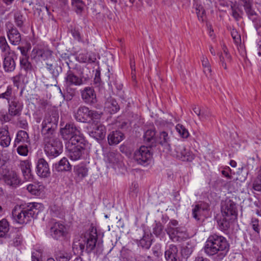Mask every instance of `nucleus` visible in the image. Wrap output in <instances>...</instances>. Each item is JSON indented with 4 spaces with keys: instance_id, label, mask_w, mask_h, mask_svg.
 <instances>
[{
    "instance_id": "1",
    "label": "nucleus",
    "mask_w": 261,
    "mask_h": 261,
    "mask_svg": "<svg viewBox=\"0 0 261 261\" xmlns=\"http://www.w3.org/2000/svg\"><path fill=\"white\" fill-rule=\"evenodd\" d=\"M229 245L226 239L216 234L210 235L204 247V252L208 256L218 254L220 259L226 255Z\"/></svg>"
},
{
    "instance_id": "2",
    "label": "nucleus",
    "mask_w": 261,
    "mask_h": 261,
    "mask_svg": "<svg viewBox=\"0 0 261 261\" xmlns=\"http://www.w3.org/2000/svg\"><path fill=\"white\" fill-rule=\"evenodd\" d=\"M221 212L222 218L218 221L219 228L222 231L227 230L237 219V204L231 199H226L222 204Z\"/></svg>"
},
{
    "instance_id": "3",
    "label": "nucleus",
    "mask_w": 261,
    "mask_h": 261,
    "mask_svg": "<svg viewBox=\"0 0 261 261\" xmlns=\"http://www.w3.org/2000/svg\"><path fill=\"white\" fill-rule=\"evenodd\" d=\"M41 206V204L35 202L30 203L24 207L17 205L12 211V216L17 223L26 224L30 222L32 218L37 217L39 212V208Z\"/></svg>"
},
{
    "instance_id": "4",
    "label": "nucleus",
    "mask_w": 261,
    "mask_h": 261,
    "mask_svg": "<svg viewBox=\"0 0 261 261\" xmlns=\"http://www.w3.org/2000/svg\"><path fill=\"white\" fill-rule=\"evenodd\" d=\"M60 134L62 138L68 140V143H77L85 141L83 137L80 135V131L73 123H68L60 129Z\"/></svg>"
},
{
    "instance_id": "5",
    "label": "nucleus",
    "mask_w": 261,
    "mask_h": 261,
    "mask_svg": "<svg viewBox=\"0 0 261 261\" xmlns=\"http://www.w3.org/2000/svg\"><path fill=\"white\" fill-rule=\"evenodd\" d=\"M101 117V114L97 111L90 110L85 106L80 107L74 113L75 119L82 122H86L90 120H98Z\"/></svg>"
},
{
    "instance_id": "6",
    "label": "nucleus",
    "mask_w": 261,
    "mask_h": 261,
    "mask_svg": "<svg viewBox=\"0 0 261 261\" xmlns=\"http://www.w3.org/2000/svg\"><path fill=\"white\" fill-rule=\"evenodd\" d=\"M58 121L56 117L46 116L42 122L41 133L44 139L55 138Z\"/></svg>"
},
{
    "instance_id": "7",
    "label": "nucleus",
    "mask_w": 261,
    "mask_h": 261,
    "mask_svg": "<svg viewBox=\"0 0 261 261\" xmlns=\"http://www.w3.org/2000/svg\"><path fill=\"white\" fill-rule=\"evenodd\" d=\"M44 151L48 156L56 157L61 150V142L55 138L44 139Z\"/></svg>"
},
{
    "instance_id": "8",
    "label": "nucleus",
    "mask_w": 261,
    "mask_h": 261,
    "mask_svg": "<svg viewBox=\"0 0 261 261\" xmlns=\"http://www.w3.org/2000/svg\"><path fill=\"white\" fill-rule=\"evenodd\" d=\"M85 141L81 143L66 144V148L68 151V155L69 158L73 161H76L81 158L85 149Z\"/></svg>"
},
{
    "instance_id": "9",
    "label": "nucleus",
    "mask_w": 261,
    "mask_h": 261,
    "mask_svg": "<svg viewBox=\"0 0 261 261\" xmlns=\"http://www.w3.org/2000/svg\"><path fill=\"white\" fill-rule=\"evenodd\" d=\"M150 149L145 146H141L134 154V158L138 163L143 164L149 161L151 158Z\"/></svg>"
},
{
    "instance_id": "10",
    "label": "nucleus",
    "mask_w": 261,
    "mask_h": 261,
    "mask_svg": "<svg viewBox=\"0 0 261 261\" xmlns=\"http://www.w3.org/2000/svg\"><path fill=\"white\" fill-rule=\"evenodd\" d=\"M85 238V243H86V251L88 252L92 251L95 247L97 241V233L96 228L92 227L90 231L87 234Z\"/></svg>"
},
{
    "instance_id": "11",
    "label": "nucleus",
    "mask_w": 261,
    "mask_h": 261,
    "mask_svg": "<svg viewBox=\"0 0 261 261\" xmlns=\"http://www.w3.org/2000/svg\"><path fill=\"white\" fill-rule=\"evenodd\" d=\"M53 237L57 240L65 238L68 233V228L64 224L55 222L50 228Z\"/></svg>"
},
{
    "instance_id": "12",
    "label": "nucleus",
    "mask_w": 261,
    "mask_h": 261,
    "mask_svg": "<svg viewBox=\"0 0 261 261\" xmlns=\"http://www.w3.org/2000/svg\"><path fill=\"white\" fill-rule=\"evenodd\" d=\"M87 81L86 78H84L83 76H77L71 70L67 71L65 77L66 84L75 86H81L85 84Z\"/></svg>"
},
{
    "instance_id": "13",
    "label": "nucleus",
    "mask_w": 261,
    "mask_h": 261,
    "mask_svg": "<svg viewBox=\"0 0 261 261\" xmlns=\"http://www.w3.org/2000/svg\"><path fill=\"white\" fill-rule=\"evenodd\" d=\"M141 233H137L136 235L137 240L138 241V246L144 249H149L151 245L152 234L143 232L141 237Z\"/></svg>"
},
{
    "instance_id": "14",
    "label": "nucleus",
    "mask_w": 261,
    "mask_h": 261,
    "mask_svg": "<svg viewBox=\"0 0 261 261\" xmlns=\"http://www.w3.org/2000/svg\"><path fill=\"white\" fill-rule=\"evenodd\" d=\"M37 173L42 177H47L50 174L48 163L43 159H39L37 166Z\"/></svg>"
},
{
    "instance_id": "15",
    "label": "nucleus",
    "mask_w": 261,
    "mask_h": 261,
    "mask_svg": "<svg viewBox=\"0 0 261 261\" xmlns=\"http://www.w3.org/2000/svg\"><path fill=\"white\" fill-rule=\"evenodd\" d=\"M82 99L87 103H93L96 102V94L93 89L86 87L81 92Z\"/></svg>"
},
{
    "instance_id": "16",
    "label": "nucleus",
    "mask_w": 261,
    "mask_h": 261,
    "mask_svg": "<svg viewBox=\"0 0 261 261\" xmlns=\"http://www.w3.org/2000/svg\"><path fill=\"white\" fill-rule=\"evenodd\" d=\"M3 179L7 185L12 186H17L20 182L17 173L14 171H8L7 174L4 175Z\"/></svg>"
},
{
    "instance_id": "17",
    "label": "nucleus",
    "mask_w": 261,
    "mask_h": 261,
    "mask_svg": "<svg viewBox=\"0 0 261 261\" xmlns=\"http://www.w3.org/2000/svg\"><path fill=\"white\" fill-rule=\"evenodd\" d=\"M106 133L105 126L99 124L93 127V129L89 132V135L96 140H102L105 138Z\"/></svg>"
},
{
    "instance_id": "18",
    "label": "nucleus",
    "mask_w": 261,
    "mask_h": 261,
    "mask_svg": "<svg viewBox=\"0 0 261 261\" xmlns=\"http://www.w3.org/2000/svg\"><path fill=\"white\" fill-rule=\"evenodd\" d=\"M36 53L40 57L45 64L58 58L54 55L52 51L49 49H40L36 51Z\"/></svg>"
},
{
    "instance_id": "19",
    "label": "nucleus",
    "mask_w": 261,
    "mask_h": 261,
    "mask_svg": "<svg viewBox=\"0 0 261 261\" xmlns=\"http://www.w3.org/2000/svg\"><path fill=\"white\" fill-rule=\"evenodd\" d=\"M59 63L60 59L56 58V60L46 64L47 69L50 71V73L54 77H57L62 71V68L59 65Z\"/></svg>"
},
{
    "instance_id": "20",
    "label": "nucleus",
    "mask_w": 261,
    "mask_h": 261,
    "mask_svg": "<svg viewBox=\"0 0 261 261\" xmlns=\"http://www.w3.org/2000/svg\"><path fill=\"white\" fill-rule=\"evenodd\" d=\"M123 137L124 135L121 132H112L108 136L109 144L110 145H117L123 139Z\"/></svg>"
},
{
    "instance_id": "21",
    "label": "nucleus",
    "mask_w": 261,
    "mask_h": 261,
    "mask_svg": "<svg viewBox=\"0 0 261 261\" xmlns=\"http://www.w3.org/2000/svg\"><path fill=\"white\" fill-rule=\"evenodd\" d=\"M8 38L11 43L13 45L18 44L21 41V36L18 30L14 28H12L7 32Z\"/></svg>"
},
{
    "instance_id": "22",
    "label": "nucleus",
    "mask_w": 261,
    "mask_h": 261,
    "mask_svg": "<svg viewBox=\"0 0 261 261\" xmlns=\"http://www.w3.org/2000/svg\"><path fill=\"white\" fill-rule=\"evenodd\" d=\"M22 105L18 101L15 99L9 102V113L11 116H16L20 114L22 110Z\"/></svg>"
},
{
    "instance_id": "23",
    "label": "nucleus",
    "mask_w": 261,
    "mask_h": 261,
    "mask_svg": "<svg viewBox=\"0 0 261 261\" xmlns=\"http://www.w3.org/2000/svg\"><path fill=\"white\" fill-rule=\"evenodd\" d=\"M165 257L167 261H177L179 258L177 247L171 245L169 249L165 252Z\"/></svg>"
},
{
    "instance_id": "24",
    "label": "nucleus",
    "mask_w": 261,
    "mask_h": 261,
    "mask_svg": "<svg viewBox=\"0 0 261 261\" xmlns=\"http://www.w3.org/2000/svg\"><path fill=\"white\" fill-rule=\"evenodd\" d=\"M11 142V138L8 130L6 128L0 130V144L4 147H8Z\"/></svg>"
},
{
    "instance_id": "25",
    "label": "nucleus",
    "mask_w": 261,
    "mask_h": 261,
    "mask_svg": "<svg viewBox=\"0 0 261 261\" xmlns=\"http://www.w3.org/2000/svg\"><path fill=\"white\" fill-rule=\"evenodd\" d=\"M33 9L36 10L39 16L42 20L47 19L49 17V12L47 6L36 4Z\"/></svg>"
},
{
    "instance_id": "26",
    "label": "nucleus",
    "mask_w": 261,
    "mask_h": 261,
    "mask_svg": "<svg viewBox=\"0 0 261 261\" xmlns=\"http://www.w3.org/2000/svg\"><path fill=\"white\" fill-rule=\"evenodd\" d=\"M55 168L58 171H68L71 169V166L67 159L63 158L58 164H56Z\"/></svg>"
},
{
    "instance_id": "27",
    "label": "nucleus",
    "mask_w": 261,
    "mask_h": 261,
    "mask_svg": "<svg viewBox=\"0 0 261 261\" xmlns=\"http://www.w3.org/2000/svg\"><path fill=\"white\" fill-rule=\"evenodd\" d=\"M21 167L23 176L25 180L29 181L32 180L33 175L31 173V170L29 162L27 161L23 162L21 164Z\"/></svg>"
},
{
    "instance_id": "28",
    "label": "nucleus",
    "mask_w": 261,
    "mask_h": 261,
    "mask_svg": "<svg viewBox=\"0 0 261 261\" xmlns=\"http://www.w3.org/2000/svg\"><path fill=\"white\" fill-rule=\"evenodd\" d=\"M105 107L111 113H115L119 110L118 103L114 99L111 98L107 100Z\"/></svg>"
},
{
    "instance_id": "29",
    "label": "nucleus",
    "mask_w": 261,
    "mask_h": 261,
    "mask_svg": "<svg viewBox=\"0 0 261 261\" xmlns=\"http://www.w3.org/2000/svg\"><path fill=\"white\" fill-rule=\"evenodd\" d=\"M206 210H207V207L204 204H196L192 211L193 217L199 220L200 219L199 217Z\"/></svg>"
},
{
    "instance_id": "30",
    "label": "nucleus",
    "mask_w": 261,
    "mask_h": 261,
    "mask_svg": "<svg viewBox=\"0 0 261 261\" xmlns=\"http://www.w3.org/2000/svg\"><path fill=\"white\" fill-rule=\"evenodd\" d=\"M3 66L6 71H12L15 69V63L12 57L8 56L5 58Z\"/></svg>"
},
{
    "instance_id": "31",
    "label": "nucleus",
    "mask_w": 261,
    "mask_h": 261,
    "mask_svg": "<svg viewBox=\"0 0 261 261\" xmlns=\"http://www.w3.org/2000/svg\"><path fill=\"white\" fill-rule=\"evenodd\" d=\"M167 231L170 239L173 242H178L179 241V230L177 227L175 228L172 227L171 226H169V227L167 228Z\"/></svg>"
},
{
    "instance_id": "32",
    "label": "nucleus",
    "mask_w": 261,
    "mask_h": 261,
    "mask_svg": "<svg viewBox=\"0 0 261 261\" xmlns=\"http://www.w3.org/2000/svg\"><path fill=\"white\" fill-rule=\"evenodd\" d=\"M29 141V138L28 133L24 130H19L17 133L16 138L15 139V142L19 143L22 142H28Z\"/></svg>"
},
{
    "instance_id": "33",
    "label": "nucleus",
    "mask_w": 261,
    "mask_h": 261,
    "mask_svg": "<svg viewBox=\"0 0 261 261\" xmlns=\"http://www.w3.org/2000/svg\"><path fill=\"white\" fill-rule=\"evenodd\" d=\"M155 132L153 129L147 130L144 135V140L146 142L153 143L155 140Z\"/></svg>"
},
{
    "instance_id": "34",
    "label": "nucleus",
    "mask_w": 261,
    "mask_h": 261,
    "mask_svg": "<svg viewBox=\"0 0 261 261\" xmlns=\"http://www.w3.org/2000/svg\"><path fill=\"white\" fill-rule=\"evenodd\" d=\"M220 62L222 66L227 69V63L230 62L231 57L229 53H221L219 55Z\"/></svg>"
},
{
    "instance_id": "35",
    "label": "nucleus",
    "mask_w": 261,
    "mask_h": 261,
    "mask_svg": "<svg viewBox=\"0 0 261 261\" xmlns=\"http://www.w3.org/2000/svg\"><path fill=\"white\" fill-rule=\"evenodd\" d=\"M20 66L22 69L27 72H31L34 70V68L31 63L28 61L27 58H23L20 60Z\"/></svg>"
},
{
    "instance_id": "36",
    "label": "nucleus",
    "mask_w": 261,
    "mask_h": 261,
    "mask_svg": "<svg viewBox=\"0 0 261 261\" xmlns=\"http://www.w3.org/2000/svg\"><path fill=\"white\" fill-rule=\"evenodd\" d=\"M244 8L248 18L254 21L256 18L257 13L252 8V4L244 7Z\"/></svg>"
},
{
    "instance_id": "37",
    "label": "nucleus",
    "mask_w": 261,
    "mask_h": 261,
    "mask_svg": "<svg viewBox=\"0 0 261 261\" xmlns=\"http://www.w3.org/2000/svg\"><path fill=\"white\" fill-rule=\"evenodd\" d=\"M9 229V224L6 219H3L0 221V237H3L5 236Z\"/></svg>"
},
{
    "instance_id": "38",
    "label": "nucleus",
    "mask_w": 261,
    "mask_h": 261,
    "mask_svg": "<svg viewBox=\"0 0 261 261\" xmlns=\"http://www.w3.org/2000/svg\"><path fill=\"white\" fill-rule=\"evenodd\" d=\"M169 138L168 134L165 132H162L160 136V143L164 145L167 150H169V144L168 143Z\"/></svg>"
},
{
    "instance_id": "39",
    "label": "nucleus",
    "mask_w": 261,
    "mask_h": 261,
    "mask_svg": "<svg viewBox=\"0 0 261 261\" xmlns=\"http://www.w3.org/2000/svg\"><path fill=\"white\" fill-rule=\"evenodd\" d=\"M73 85L66 84V93L67 99L71 100L76 93V89L73 87Z\"/></svg>"
},
{
    "instance_id": "40",
    "label": "nucleus",
    "mask_w": 261,
    "mask_h": 261,
    "mask_svg": "<svg viewBox=\"0 0 261 261\" xmlns=\"http://www.w3.org/2000/svg\"><path fill=\"white\" fill-rule=\"evenodd\" d=\"M119 154L114 151H109L107 153L106 160L110 163L115 164L118 161Z\"/></svg>"
},
{
    "instance_id": "41",
    "label": "nucleus",
    "mask_w": 261,
    "mask_h": 261,
    "mask_svg": "<svg viewBox=\"0 0 261 261\" xmlns=\"http://www.w3.org/2000/svg\"><path fill=\"white\" fill-rule=\"evenodd\" d=\"M70 258V255L64 251H59L56 253V258L57 261H69Z\"/></svg>"
},
{
    "instance_id": "42",
    "label": "nucleus",
    "mask_w": 261,
    "mask_h": 261,
    "mask_svg": "<svg viewBox=\"0 0 261 261\" xmlns=\"http://www.w3.org/2000/svg\"><path fill=\"white\" fill-rule=\"evenodd\" d=\"M252 188L256 191L261 192V172L258 173L256 178L254 180Z\"/></svg>"
},
{
    "instance_id": "43",
    "label": "nucleus",
    "mask_w": 261,
    "mask_h": 261,
    "mask_svg": "<svg viewBox=\"0 0 261 261\" xmlns=\"http://www.w3.org/2000/svg\"><path fill=\"white\" fill-rule=\"evenodd\" d=\"M87 169L83 166L77 167L75 169V174L79 179H82L85 177L87 174Z\"/></svg>"
},
{
    "instance_id": "44",
    "label": "nucleus",
    "mask_w": 261,
    "mask_h": 261,
    "mask_svg": "<svg viewBox=\"0 0 261 261\" xmlns=\"http://www.w3.org/2000/svg\"><path fill=\"white\" fill-rule=\"evenodd\" d=\"M12 89L11 86L7 87V90L0 94V99L3 98L7 100L8 103L10 102V97H12Z\"/></svg>"
},
{
    "instance_id": "45",
    "label": "nucleus",
    "mask_w": 261,
    "mask_h": 261,
    "mask_svg": "<svg viewBox=\"0 0 261 261\" xmlns=\"http://www.w3.org/2000/svg\"><path fill=\"white\" fill-rule=\"evenodd\" d=\"M194 159V155L190 151L182 152L180 155V160L182 161L191 162Z\"/></svg>"
},
{
    "instance_id": "46",
    "label": "nucleus",
    "mask_w": 261,
    "mask_h": 261,
    "mask_svg": "<svg viewBox=\"0 0 261 261\" xmlns=\"http://www.w3.org/2000/svg\"><path fill=\"white\" fill-rule=\"evenodd\" d=\"M0 48L3 52L9 53L10 47L8 45L5 37H0Z\"/></svg>"
},
{
    "instance_id": "47",
    "label": "nucleus",
    "mask_w": 261,
    "mask_h": 261,
    "mask_svg": "<svg viewBox=\"0 0 261 261\" xmlns=\"http://www.w3.org/2000/svg\"><path fill=\"white\" fill-rule=\"evenodd\" d=\"M15 22L18 27H21L23 24V16L20 12H16L14 14Z\"/></svg>"
},
{
    "instance_id": "48",
    "label": "nucleus",
    "mask_w": 261,
    "mask_h": 261,
    "mask_svg": "<svg viewBox=\"0 0 261 261\" xmlns=\"http://www.w3.org/2000/svg\"><path fill=\"white\" fill-rule=\"evenodd\" d=\"M85 241H83V242L81 241L80 240L74 241L73 243V248L76 250L79 249V250L81 251V252L83 253L85 249Z\"/></svg>"
},
{
    "instance_id": "49",
    "label": "nucleus",
    "mask_w": 261,
    "mask_h": 261,
    "mask_svg": "<svg viewBox=\"0 0 261 261\" xmlns=\"http://www.w3.org/2000/svg\"><path fill=\"white\" fill-rule=\"evenodd\" d=\"M251 225L253 230L257 234L260 233L259 220L257 218H252L251 221Z\"/></svg>"
},
{
    "instance_id": "50",
    "label": "nucleus",
    "mask_w": 261,
    "mask_h": 261,
    "mask_svg": "<svg viewBox=\"0 0 261 261\" xmlns=\"http://www.w3.org/2000/svg\"><path fill=\"white\" fill-rule=\"evenodd\" d=\"M27 190L33 195H38L40 191L38 190V186L35 185L30 184L28 186Z\"/></svg>"
},
{
    "instance_id": "51",
    "label": "nucleus",
    "mask_w": 261,
    "mask_h": 261,
    "mask_svg": "<svg viewBox=\"0 0 261 261\" xmlns=\"http://www.w3.org/2000/svg\"><path fill=\"white\" fill-rule=\"evenodd\" d=\"M196 13L198 19L200 21L203 22L205 17V10L203 9V8L199 6L198 8H196Z\"/></svg>"
},
{
    "instance_id": "52",
    "label": "nucleus",
    "mask_w": 261,
    "mask_h": 261,
    "mask_svg": "<svg viewBox=\"0 0 261 261\" xmlns=\"http://www.w3.org/2000/svg\"><path fill=\"white\" fill-rule=\"evenodd\" d=\"M17 150L18 153L21 155L25 156L28 154V148L27 145H19L18 147Z\"/></svg>"
},
{
    "instance_id": "53",
    "label": "nucleus",
    "mask_w": 261,
    "mask_h": 261,
    "mask_svg": "<svg viewBox=\"0 0 261 261\" xmlns=\"http://www.w3.org/2000/svg\"><path fill=\"white\" fill-rule=\"evenodd\" d=\"M190 135L187 128L182 125H180V137L187 139L190 137Z\"/></svg>"
},
{
    "instance_id": "54",
    "label": "nucleus",
    "mask_w": 261,
    "mask_h": 261,
    "mask_svg": "<svg viewBox=\"0 0 261 261\" xmlns=\"http://www.w3.org/2000/svg\"><path fill=\"white\" fill-rule=\"evenodd\" d=\"M231 34L235 43H239L241 42V36L236 30H232Z\"/></svg>"
},
{
    "instance_id": "55",
    "label": "nucleus",
    "mask_w": 261,
    "mask_h": 261,
    "mask_svg": "<svg viewBox=\"0 0 261 261\" xmlns=\"http://www.w3.org/2000/svg\"><path fill=\"white\" fill-rule=\"evenodd\" d=\"M72 4H75V7L80 11H82L83 8V3L81 0H72Z\"/></svg>"
},
{
    "instance_id": "56",
    "label": "nucleus",
    "mask_w": 261,
    "mask_h": 261,
    "mask_svg": "<svg viewBox=\"0 0 261 261\" xmlns=\"http://www.w3.org/2000/svg\"><path fill=\"white\" fill-rule=\"evenodd\" d=\"M211 116V113L209 111H204L201 112L200 116L199 117V119L201 121L207 119Z\"/></svg>"
},
{
    "instance_id": "57",
    "label": "nucleus",
    "mask_w": 261,
    "mask_h": 261,
    "mask_svg": "<svg viewBox=\"0 0 261 261\" xmlns=\"http://www.w3.org/2000/svg\"><path fill=\"white\" fill-rule=\"evenodd\" d=\"M230 171H231V169H230L229 167H228V168L226 169V170H222L221 171V173H222V175L223 176H224L225 177H226V178H227L228 179H231L232 176L229 173V172Z\"/></svg>"
},
{
    "instance_id": "58",
    "label": "nucleus",
    "mask_w": 261,
    "mask_h": 261,
    "mask_svg": "<svg viewBox=\"0 0 261 261\" xmlns=\"http://www.w3.org/2000/svg\"><path fill=\"white\" fill-rule=\"evenodd\" d=\"M232 9V15L236 20H239L242 17L241 15L239 14L236 9L231 7Z\"/></svg>"
},
{
    "instance_id": "59",
    "label": "nucleus",
    "mask_w": 261,
    "mask_h": 261,
    "mask_svg": "<svg viewBox=\"0 0 261 261\" xmlns=\"http://www.w3.org/2000/svg\"><path fill=\"white\" fill-rule=\"evenodd\" d=\"M80 61L84 63H89V59L88 58V54H81L79 57Z\"/></svg>"
},
{
    "instance_id": "60",
    "label": "nucleus",
    "mask_w": 261,
    "mask_h": 261,
    "mask_svg": "<svg viewBox=\"0 0 261 261\" xmlns=\"http://www.w3.org/2000/svg\"><path fill=\"white\" fill-rule=\"evenodd\" d=\"M192 252L191 249L187 247L181 250V254L182 256H188Z\"/></svg>"
},
{
    "instance_id": "61",
    "label": "nucleus",
    "mask_w": 261,
    "mask_h": 261,
    "mask_svg": "<svg viewBox=\"0 0 261 261\" xmlns=\"http://www.w3.org/2000/svg\"><path fill=\"white\" fill-rule=\"evenodd\" d=\"M162 230H163V228H162V226L161 225H156V226L154 228L153 233L156 236H159L161 234Z\"/></svg>"
},
{
    "instance_id": "62",
    "label": "nucleus",
    "mask_w": 261,
    "mask_h": 261,
    "mask_svg": "<svg viewBox=\"0 0 261 261\" xmlns=\"http://www.w3.org/2000/svg\"><path fill=\"white\" fill-rule=\"evenodd\" d=\"M201 61L203 67L211 65L207 57L205 56H202Z\"/></svg>"
},
{
    "instance_id": "63",
    "label": "nucleus",
    "mask_w": 261,
    "mask_h": 261,
    "mask_svg": "<svg viewBox=\"0 0 261 261\" xmlns=\"http://www.w3.org/2000/svg\"><path fill=\"white\" fill-rule=\"evenodd\" d=\"M21 239L20 237L17 235L13 241V244L14 246H18L21 243Z\"/></svg>"
},
{
    "instance_id": "64",
    "label": "nucleus",
    "mask_w": 261,
    "mask_h": 261,
    "mask_svg": "<svg viewBox=\"0 0 261 261\" xmlns=\"http://www.w3.org/2000/svg\"><path fill=\"white\" fill-rule=\"evenodd\" d=\"M192 110H193V113L194 114H195L198 117L200 116L201 111L199 107L194 106H193Z\"/></svg>"
}]
</instances>
